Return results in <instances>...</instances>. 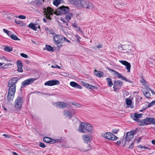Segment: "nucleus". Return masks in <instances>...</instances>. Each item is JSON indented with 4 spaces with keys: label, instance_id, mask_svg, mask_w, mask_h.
Instances as JSON below:
<instances>
[{
    "label": "nucleus",
    "instance_id": "55",
    "mask_svg": "<svg viewBox=\"0 0 155 155\" xmlns=\"http://www.w3.org/2000/svg\"><path fill=\"white\" fill-rule=\"evenodd\" d=\"M43 21L45 22V23H46L47 22V18H43Z\"/></svg>",
    "mask_w": 155,
    "mask_h": 155
},
{
    "label": "nucleus",
    "instance_id": "22",
    "mask_svg": "<svg viewBox=\"0 0 155 155\" xmlns=\"http://www.w3.org/2000/svg\"><path fill=\"white\" fill-rule=\"evenodd\" d=\"M73 14L68 12L65 15V18L67 20V21L69 22L71 19V18L73 17Z\"/></svg>",
    "mask_w": 155,
    "mask_h": 155
},
{
    "label": "nucleus",
    "instance_id": "60",
    "mask_svg": "<svg viewBox=\"0 0 155 155\" xmlns=\"http://www.w3.org/2000/svg\"><path fill=\"white\" fill-rule=\"evenodd\" d=\"M15 22H16V23L18 24H20V22H21V21H15Z\"/></svg>",
    "mask_w": 155,
    "mask_h": 155
},
{
    "label": "nucleus",
    "instance_id": "38",
    "mask_svg": "<svg viewBox=\"0 0 155 155\" xmlns=\"http://www.w3.org/2000/svg\"><path fill=\"white\" fill-rule=\"evenodd\" d=\"M61 0H55L54 1L53 3L54 5L58 6L60 3Z\"/></svg>",
    "mask_w": 155,
    "mask_h": 155
},
{
    "label": "nucleus",
    "instance_id": "4",
    "mask_svg": "<svg viewBox=\"0 0 155 155\" xmlns=\"http://www.w3.org/2000/svg\"><path fill=\"white\" fill-rule=\"evenodd\" d=\"M137 130V129L136 128L126 133L125 139L124 140V138L121 139L122 143L124 144L123 146L126 145L127 142H129L132 139L134 135L136 134Z\"/></svg>",
    "mask_w": 155,
    "mask_h": 155
},
{
    "label": "nucleus",
    "instance_id": "6",
    "mask_svg": "<svg viewBox=\"0 0 155 155\" xmlns=\"http://www.w3.org/2000/svg\"><path fill=\"white\" fill-rule=\"evenodd\" d=\"M101 136L105 138L111 140H114L118 138L117 137L113 134L108 132L102 134Z\"/></svg>",
    "mask_w": 155,
    "mask_h": 155
},
{
    "label": "nucleus",
    "instance_id": "13",
    "mask_svg": "<svg viewBox=\"0 0 155 155\" xmlns=\"http://www.w3.org/2000/svg\"><path fill=\"white\" fill-rule=\"evenodd\" d=\"M119 61L122 64L126 66V69H127L128 72L130 71L131 65L129 63L126 61L123 60Z\"/></svg>",
    "mask_w": 155,
    "mask_h": 155
},
{
    "label": "nucleus",
    "instance_id": "3",
    "mask_svg": "<svg viewBox=\"0 0 155 155\" xmlns=\"http://www.w3.org/2000/svg\"><path fill=\"white\" fill-rule=\"evenodd\" d=\"M53 39L55 44L57 45L62 44L64 42H66L68 43L71 42L70 41L64 36L58 34L54 35Z\"/></svg>",
    "mask_w": 155,
    "mask_h": 155
},
{
    "label": "nucleus",
    "instance_id": "19",
    "mask_svg": "<svg viewBox=\"0 0 155 155\" xmlns=\"http://www.w3.org/2000/svg\"><path fill=\"white\" fill-rule=\"evenodd\" d=\"M123 85L122 81L119 80H115L114 81V86L117 87H120Z\"/></svg>",
    "mask_w": 155,
    "mask_h": 155
},
{
    "label": "nucleus",
    "instance_id": "61",
    "mask_svg": "<svg viewBox=\"0 0 155 155\" xmlns=\"http://www.w3.org/2000/svg\"><path fill=\"white\" fill-rule=\"evenodd\" d=\"M3 136H5L6 137H9L8 135H7L5 134H4L3 135Z\"/></svg>",
    "mask_w": 155,
    "mask_h": 155
},
{
    "label": "nucleus",
    "instance_id": "40",
    "mask_svg": "<svg viewBox=\"0 0 155 155\" xmlns=\"http://www.w3.org/2000/svg\"><path fill=\"white\" fill-rule=\"evenodd\" d=\"M126 103L127 105H130L131 104L132 101L130 99H127L126 100Z\"/></svg>",
    "mask_w": 155,
    "mask_h": 155
},
{
    "label": "nucleus",
    "instance_id": "32",
    "mask_svg": "<svg viewBox=\"0 0 155 155\" xmlns=\"http://www.w3.org/2000/svg\"><path fill=\"white\" fill-rule=\"evenodd\" d=\"M140 82L144 86H147V85L148 84L147 82L143 78V76H142L141 78Z\"/></svg>",
    "mask_w": 155,
    "mask_h": 155
},
{
    "label": "nucleus",
    "instance_id": "47",
    "mask_svg": "<svg viewBox=\"0 0 155 155\" xmlns=\"http://www.w3.org/2000/svg\"><path fill=\"white\" fill-rule=\"evenodd\" d=\"M18 17L19 18L21 19H25L26 18L25 16L22 15H19Z\"/></svg>",
    "mask_w": 155,
    "mask_h": 155
},
{
    "label": "nucleus",
    "instance_id": "30",
    "mask_svg": "<svg viewBox=\"0 0 155 155\" xmlns=\"http://www.w3.org/2000/svg\"><path fill=\"white\" fill-rule=\"evenodd\" d=\"M149 64L150 67L155 68V60L152 59Z\"/></svg>",
    "mask_w": 155,
    "mask_h": 155
},
{
    "label": "nucleus",
    "instance_id": "37",
    "mask_svg": "<svg viewBox=\"0 0 155 155\" xmlns=\"http://www.w3.org/2000/svg\"><path fill=\"white\" fill-rule=\"evenodd\" d=\"M149 104V105L147 107V108H148L153 106L155 104V100L152 101L150 103L147 102Z\"/></svg>",
    "mask_w": 155,
    "mask_h": 155
},
{
    "label": "nucleus",
    "instance_id": "10",
    "mask_svg": "<svg viewBox=\"0 0 155 155\" xmlns=\"http://www.w3.org/2000/svg\"><path fill=\"white\" fill-rule=\"evenodd\" d=\"M89 124L88 123L81 122L79 127V130L81 132L86 133V128L89 127Z\"/></svg>",
    "mask_w": 155,
    "mask_h": 155
},
{
    "label": "nucleus",
    "instance_id": "21",
    "mask_svg": "<svg viewBox=\"0 0 155 155\" xmlns=\"http://www.w3.org/2000/svg\"><path fill=\"white\" fill-rule=\"evenodd\" d=\"M17 65L18 66V71L20 72H22V64L21 61H18L17 62Z\"/></svg>",
    "mask_w": 155,
    "mask_h": 155
},
{
    "label": "nucleus",
    "instance_id": "33",
    "mask_svg": "<svg viewBox=\"0 0 155 155\" xmlns=\"http://www.w3.org/2000/svg\"><path fill=\"white\" fill-rule=\"evenodd\" d=\"M51 140L52 139L48 137H45L43 138V141L47 143H50Z\"/></svg>",
    "mask_w": 155,
    "mask_h": 155
},
{
    "label": "nucleus",
    "instance_id": "18",
    "mask_svg": "<svg viewBox=\"0 0 155 155\" xmlns=\"http://www.w3.org/2000/svg\"><path fill=\"white\" fill-rule=\"evenodd\" d=\"M142 114H138L137 113H135L134 114V115H131V117L134 120L137 121L139 119H138L139 118L141 117Z\"/></svg>",
    "mask_w": 155,
    "mask_h": 155
},
{
    "label": "nucleus",
    "instance_id": "48",
    "mask_svg": "<svg viewBox=\"0 0 155 155\" xmlns=\"http://www.w3.org/2000/svg\"><path fill=\"white\" fill-rule=\"evenodd\" d=\"M134 142H133L130 146L128 147V148L130 149H132L134 147Z\"/></svg>",
    "mask_w": 155,
    "mask_h": 155
},
{
    "label": "nucleus",
    "instance_id": "56",
    "mask_svg": "<svg viewBox=\"0 0 155 155\" xmlns=\"http://www.w3.org/2000/svg\"><path fill=\"white\" fill-rule=\"evenodd\" d=\"M102 45H97V48H102Z\"/></svg>",
    "mask_w": 155,
    "mask_h": 155
},
{
    "label": "nucleus",
    "instance_id": "39",
    "mask_svg": "<svg viewBox=\"0 0 155 155\" xmlns=\"http://www.w3.org/2000/svg\"><path fill=\"white\" fill-rule=\"evenodd\" d=\"M3 31L4 32L6 33L8 36H10L11 33L10 31L5 29H3Z\"/></svg>",
    "mask_w": 155,
    "mask_h": 155
},
{
    "label": "nucleus",
    "instance_id": "45",
    "mask_svg": "<svg viewBox=\"0 0 155 155\" xmlns=\"http://www.w3.org/2000/svg\"><path fill=\"white\" fill-rule=\"evenodd\" d=\"M61 20L63 22L64 24H65L66 25H67V26L68 25V21H65L64 20V18H62V19H61Z\"/></svg>",
    "mask_w": 155,
    "mask_h": 155
},
{
    "label": "nucleus",
    "instance_id": "24",
    "mask_svg": "<svg viewBox=\"0 0 155 155\" xmlns=\"http://www.w3.org/2000/svg\"><path fill=\"white\" fill-rule=\"evenodd\" d=\"M148 124H150V123L151 124L155 125V119L151 117H147Z\"/></svg>",
    "mask_w": 155,
    "mask_h": 155
},
{
    "label": "nucleus",
    "instance_id": "12",
    "mask_svg": "<svg viewBox=\"0 0 155 155\" xmlns=\"http://www.w3.org/2000/svg\"><path fill=\"white\" fill-rule=\"evenodd\" d=\"M60 83L59 81L57 80H52L46 81L45 83L46 86H52L55 85H58Z\"/></svg>",
    "mask_w": 155,
    "mask_h": 155
},
{
    "label": "nucleus",
    "instance_id": "43",
    "mask_svg": "<svg viewBox=\"0 0 155 155\" xmlns=\"http://www.w3.org/2000/svg\"><path fill=\"white\" fill-rule=\"evenodd\" d=\"M20 55L21 56L25 58H27L28 57V55L24 53H21L20 54Z\"/></svg>",
    "mask_w": 155,
    "mask_h": 155
},
{
    "label": "nucleus",
    "instance_id": "63",
    "mask_svg": "<svg viewBox=\"0 0 155 155\" xmlns=\"http://www.w3.org/2000/svg\"><path fill=\"white\" fill-rule=\"evenodd\" d=\"M143 147L144 146H143L141 145H140L138 147H140V148L141 149H142L143 148Z\"/></svg>",
    "mask_w": 155,
    "mask_h": 155
},
{
    "label": "nucleus",
    "instance_id": "36",
    "mask_svg": "<svg viewBox=\"0 0 155 155\" xmlns=\"http://www.w3.org/2000/svg\"><path fill=\"white\" fill-rule=\"evenodd\" d=\"M45 30L47 33H48L49 34H53V30L51 28H46Z\"/></svg>",
    "mask_w": 155,
    "mask_h": 155
},
{
    "label": "nucleus",
    "instance_id": "58",
    "mask_svg": "<svg viewBox=\"0 0 155 155\" xmlns=\"http://www.w3.org/2000/svg\"><path fill=\"white\" fill-rule=\"evenodd\" d=\"M38 1L39 2L41 3V4H42V2H44V0H38Z\"/></svg>",
    "mask_w": 155,
    "mask_h": 155
},
{
    "label": "nucleus",
    "instance_id": "5",
    "mask_svg": "<svg viewBox=\"0 0 155 155\" xmlns=\"http://www.w3.org/2000/svg\"><path fill=\"white\" fill-rule=\"evenodd\" d=\"M69 9L68 7L62 6L57 8L56 10L55 14L56 15H58L62 14L65 15L69 12Z\"/></svg>",
    "mask_w": 155,
    "mask_h": 155
},
{
    "label": "nucleus",
    "instance_id": "20",
    "mask_svg": "<svg viewBox=\"0 0 155 155\" xmlns=\"http://www.w3.org/2000/svg\"><path fill=\"white\" fill-rule=\"evenodd\" d=\"M70 85L72 87L77 88L81 89L82 88V87L81 86L77 83L76 82L74 81H71L70 82Z\"/></svg>",
    "mask_w": 155,
    "mask_h": 155
},
{
    "label": "nucleus",
    "instance_id": "25",
    "mask_svg": "<svg viewBox=\"0 0 155 155\" xmlns=\"http://www.w3.org/2000/svg\"><path fill=\"white\" fill-rule=\"evenodd\" d=\"M83 138L85 143H87L90 141V137L87 135L83 136Z\"/></svg>",
    "mask_w": 155,
    "mask_h": 155
},
{
    "label": "nucleus",
    "instance_id": "28",
    "mask_svg": "<svg viewBox=\"0 0 155 155\" xmlns=\"http://www.w3.org/2000/svg\"><path fill=\"white\" fill-rule=\"evenodd\" d=\"M89 125H90L89 126V127L86 128V132H90L91 134H92V132L94 128L92 126L91 124H89Z\"/></svg>",
    "mask_w": 155,
    "mask_h": 155
},
{
    "label": "nucleus",
    "instance_id": "8",
    "mask_svg": "<svg viewBox=\"0 0 155 155\" xmlns=\"http://www.w3.org/2000/svg\"><path fill=\"white\" fill-rule=\"evenodd\" d=\"M108 69L110 71H112L115 73V75L117 74V77L118 78H120L122 80L125 81L126 82H128L130 83H132V82L129 79H127L125 77L123 76L121 74L115 71V70L113 69H110L109 68H108Z\"/></svg>",
    "mask_w": 155,
    "mask_h": 155
},
{
    "label": "nucleus",
    "instance_id": "1",
    "mask_svg": "<svg viewBox=\"0 0 155 155\" xmlns=\"http://www.w3.org/2000/svg\"><path fill=\"white\" fill-rule=\"evenodd\" d=\"M17 77L12 78L10 80L8 85V87L7 99L8 101L12 100L15 96L16 91V84L18 81Z\"/></svg>",
    "mask_w": 155,
    "mask_h": 155
},
{
    "label": "nucleus",
    "instance_id": "57",
    "mask_svg": "<svg viewBox=\"0 0 155 155\" xmlns=\"http://www.w3.org/2000/svg\"><path fill=\"white\" fill-rule=\"evenodd\" d=\"M151 143L155 145V140H152L151 141Z\"/></svg>",
    "mask_w": 155,
    "mask_h": 155
},
{
    "label": "nucleus",
    "instance_id": "54",
    "mask_svg": "<svg viewBox=\"0 0 155 155\" xmlns=\"http://www.w3.org/2000/svg\"><path fill=\"white\" fill-rule=\"evenodd\" d=\"M77 38V39L78 41H79V39H81V38L79 36L77 35L75 36Z\"/></svg>",
    "mask_w": 155,
    "mask_h": 155
},
{
    "label": "nucleus",
    "instance_id": "53",
    "mask_svg": "<svg viewBox=\"0 0 155 155\" xmlns=\"http://www.w3.org/2000/svg\"><path fill=\"white\" fill-rule=\"evenodd\" d=\"M121 142H122L120 140H118L117 141V142L116 143V144L117 145H119L121 143Z\"/></svg>",
    "mask_w": 155,
    "mask_h": 155
},
{
    "label": "nucleus",
    "instance_id": "23",
    "mask_svg": "<svg viewBox=\"0 0 155 155\" xmlns=\"http://www.w3.org/2000/svg\"><path fill=\"white\" fill-rule=\"evenodd\" d=\"M94 71V75L99 78L102 77L104 75V73L101 71H97V70L95 69Z\"/></svg>",
    "mask_w": 155,
    "mask_h": 155
},
{
    "label": "nucleus",
    "instance_id": "50",
    "mask_svg": "<svg viewBox=\"0 0 155 155\" xmlns=\"http://www.w3.org/2000/svg\"><path fill=\"white\" fill-rule=\"evenodd\" d=\"M141 137H140L137 140V143H139V142L142 139Z\"/></svg>",
    "mask_w": 155,
    "mask_h": 155
},
{
    "label": "nucleus",
    "instance_id": "16",
    "mask_svg": "<svg viewBox=\"0 0 155 155\" xmlns=\"http://www.w3.org/2000/svg\"><path fill=\"white\" fill-rule=\"evenodd\" d=\"M81 83L86 88L92 90L96 89L97 88L96 86H95L92 85H91L89 84L86 83L83 81H82Z\"/></svg>",
    "mask_w": 155,
    "mask_h": 155
},
{
    "label": "nucleus",
    "instance_id": "29",
    "mask_svg": "<svg viewBox=\"0 0 155 155\" xmlns=\"http://www.w3.org/2000/svg\"><path fill=\"white\" fill-rule=\"evenodd\" d=\"M106 80L107 82V84L109 87H111L113 85L111 79L109 78H106Z\"/></svg>",
    "mask_w": 155,
    "mask_h": 155
},
{
    "label": "nucleus",
    "instance_id": "52",
    "mask_svg": "<svg viewBox=\"0 0 155 155\" xmlns=\"http://www.w3.org/2000/svg\"><path fill=\"white\" fill-rule=\"evenodd\" d=\"M50 143L52 144L55 143H56V140L52 139V140H51V141Z\"/></svg>",
    "mask_w": 155,
    "mask_h": 155
},
{
    "label": "nucleus",
    "instance_id": "41",
    "mask_svg": "<svg viewBox=\"0 0 155 155\" xmlns=\"http://www.w3.org/2000/svg\"><path fill=\"white\" fill-rule=\"evenodd\" d=\"M113 88H114V91L116 92H118V91H117V90L118 89H120V87H115L114 86Z\"/></svg>",
    "mask_w": 155,
    "mask_h": 155
},
{
    "label": "nucleus",
    "instance_id": "15",
    "mask_svg": "<svg viewBox=\"0 0 155 155\" xmlns=\"http://www.w3.org/2000/svg\"><path fill=\"white\" fill-rule=\"evenodd\" d=\"M56 105L59 108L61 109H64L67 106V104L64 102H58L56 104Z\"/></svg>",
    "mask_w": 155,
    "mask_h": 155
},
{
    "label": "nucleus",
    "instance_id": "42",
    "mask_svg": "<svg viewBox=\"0 0 155 155\" xmlns=\"http://www.w3.org/2000/svg\"><path fill=\"white\" fill-rule=\"evenodd\" d=\"M119 131V129H114L112 130V132L114 134H117Z\"/></svg>",
    "mask_w": 155,
    "mask_h": 155
},
{
    "label": "nucleus",
    "instance_id": "34",
    "mask_svg": "<svg viewBox=\"0 0 155 155\" xmlns=\"http://www.w3.org/2000/svg\"><path fill=\"white\" fill-rule=\"evenodd\" d=\"M10 37L12 39L14 40L18 41L20 40V39L19 38H18L16 35L14 34L11 35Z\"/></svg>",
    "mask_w": 155,
    "mask_h": 155
},
{
    "label": "nucleus",
    "instance_id": "2",
    "mask_svg": "<svg viewBox=\"0 0 155 155\" xmlns=\"http://www.w3.org/2000/svg\"><path fill=\"white\" fill-rule=\"evenodd\" d=\"M71 3L78 7H82L87 9H92L94 7L93 4L82 0H69Z\"/></svg>",
    "mask_w": 155,
    "mask_h": 155
},
{
    "label": "nucleus",
    "instance_id": "46",
    "mask_svg": "<svg viewBox=\"0 0 155 155\" xmlns=\"http://www.w3.org/2000/svg\"><path fill=\"white\" fill-rule=\"evenodd\" d=\"M51 67L53 68H57L59 69H60L61 68V67L57 65H56L55 66L52 65L51 66Z\"/></svg>",
    "mask_w": 155,
    "mask_h": 155
},
{
    "label": "nucleus",
    "instance_id": "9",
    "mask_svg": "<svg viewBox=\"0 0 155 155\" xmlns=\"http://www.w3.org/2000/svg\"><path fill=\"white\" fill-rule=\"evenodd\" d=\"M23 103L22 98L21 97H18L15 101V106L16 109H20Z\"/></svg>",
    "mask_w": 155,
    "mask_h": 155
},
{
    "label": "nucleus",
    "instance_id": "51",
    "mask_svg": "<svg viewBox=\"0 0 155 155\" xmlns=\"http://www.w3.org/2000/svg\"><path fill=\"white\" fill-rule=\"evenodd\" d=\"M145 87H146V89H145V90H148V91L149 90L150 91L151 90V89L150 87H148V85H147V86H145Z\"/></svg>",
    "mask_w": 155,
    "mask_h": 155
},
{
    "label": "nucleus",
    "instance_id": "11",
    "mask_svg": "<svg viewBox=\"0 0 155 155\" xmlns=\"http://www.w3.org/2000/svg\"><path fill=\"white\" fill-rule=\"evenodd\" d=\"M36 80V78H31L25 80L21 83L22 85L21 87V90H22V88L26 86L29 85L33 83L34 81Z\"/></svg>",
    "mask_w": 155,
    "mask_h": 155
},
{
    "label": "nucleus",
    "instance_id": "26",
    "mask_svg": "<svg viewBox=\"0 0 155 155\" xmlns=\"http://www.w3.org/2000/svg\"><path fill=\"white\" fill-rule=\"evenodd\" d=\"M64 114L66 116L69 117L70 118L71 117L73 116L71 113L68 110H64Z\"/></svg>",
    "mask_w": 155,
    "mask_h": 155
},
{
    "label": "nucleus",
    "instance_id": "64",
    "mask_svg": "<svg viewBox=\"0 0 155 155\" xmlns=\"http://www.w3.org/2000/svg\"><path fill=\"white\" fill-rule=\"evenodd\" d=\"M150 91H151V92L152 93V94H155V92H154V91L152 90H151Z\"/></svg>",
    "mask_w": 155,
    "mask_h": 155
},
{
    "label": "nucleus",
    "instance_id": "14",
    "mask_svg": "<svg viewBox=\"0 0 155 155\" xmlns=\"http://www.w3.org/2000/svg\"><path fill=\"white\" fill-rule=\"evenodd\" d=\"M147 118L144 119L138 120L137 121L138 125L140 126H143L148 125Z\"/></svg>",
    "mask_w": 155,
    "mask_h": 155
},
{
    "label": "nucleus",
    "instance_id": "62",
    "mask_svg": "<svg viewBox=\"0 0 155 155\" xmlns=\"http://www.w3.org/2000/svg\"><path fill=\"white\" fill-rule=\"evenodd\" d=\"M13 155H18L17 153L15 152H13Z\"/></svg>",
    "mask_w": 155,
    "mask_h": 155
},
{
    "label": "nucleus",
    "instance_id": "31",
    "mask_svg": "<svg viewBox=\"0 0 155 155\" xmlns=\"http://www.w3.org/2000/svg\"><path fill=\"white\" fill-rule=\"evenodd\" d=\"M46 49L48 51H54L53 48L50 45H45Z\"/></svg>",
    "mask_w": 155,
    "mask_h": 155
},
{
    "label": "nucleus",
    "instance_id": "44",
    "mask_svg": "<svg viewBox=\"0 0 155 155\" xmlns=\"http://www.w3.org/2000/svg\"><path fill=\"white\" fill-rule=\"evenodd\" d=\"M39 146L42 148H45V144L42 142L40 143Z\"/></svg>",
    "mask_w": 155,
    "mask_h": 155
},
{
    "label": "nucleus",
    "instance_id": "59",
    "mask_svg": "<svg viewBox=\"0 0 155 155\" xmlns=\"http://www.w3.org/2000/svg\"><path fill=\"white\" fill-rule=\"evenodd\" d=\"M72 26L74 27H77V25L75 23L72 24Z\"/></svg>",
    "mask_w": 155,
    "mask_h": 155
},
{
    "label": "nucleus",
    "instance_id": "49",
    "mask_svg": "<svg viewBox=\"0 0 155 155\" xmlns=\"http://www.w3.org/2000/svg\"><path fill=\"white\" fill-rule=\"evenodd\" d=\"M91 149V147L90 145H88L87 148V149H85V151H86L88 150H89Z\"/></svg>",
    "mask_w": 155,
    "mask_h": 155
},
{
    "label": "nucleus",
    "instance_id": "35",
    "mask_svg": "<svg viewBox=\"0 0 155 155\" xmlns=\"http://www.w3.org/2000/svg\"><path fill=\"white\" fill-rule=\"evenodd\" d=\"M4 50L5 51L10 52L12 51L13 49L11 47H5L4 48Z\"/></svg>",
    "mask_w": 155,
    "mask_h": 155
},
{
    "label": "nucleus",
    "instance_id": "7",
    "mask_svg": "<svg viewBox=\"0 0 155 155\" xmlns=\"http://www.w3.org/2000/svg\"><path fill=\"white\" fill-rule=\"evenodd\" d=\"M43 10V12L44 13V14L45 15L46 18L47 19L51 20V18H50V16H49V15H52L53 12H54V11L52 8L51 7H48L46 8H44Z\"/></svg>",
    "mask_w": 155,
    "mask_h": 155
},
{
    "label": "nucleus",
    "instance_id": "27",
    "mask_svg": "<svg viewBox=\"0 0 155 155\" xmlns=\"http://www.w3.org/2000/svg\"><path fill=\"white\" fill-rule=\"evenodd\" d=\"M143 94L147 98H150L151 95L149 92V91L147 90H144L143 91Z\"/></svg>",
    "mask_w": 155,
    "mask_h": 155
},
{
    "label": "nucleus",
    "instance_id": "17",
    "mask_svg": "<svg viewBox=\"0 0 155 155\" xmlns=\"http://www.w3.org/2000/svg\"><path fill=\"white\" fill-rule=\"evenodd\" d=\"M37 25H38L36 24H34L32 22H31L28 25V27L29 28L35 31L37 30L38 28H40V26L39 25H38V27L36 26Z\"/></svg>",
    "mask_w": 155,
    "mask_h": 155
}]
</instances>
